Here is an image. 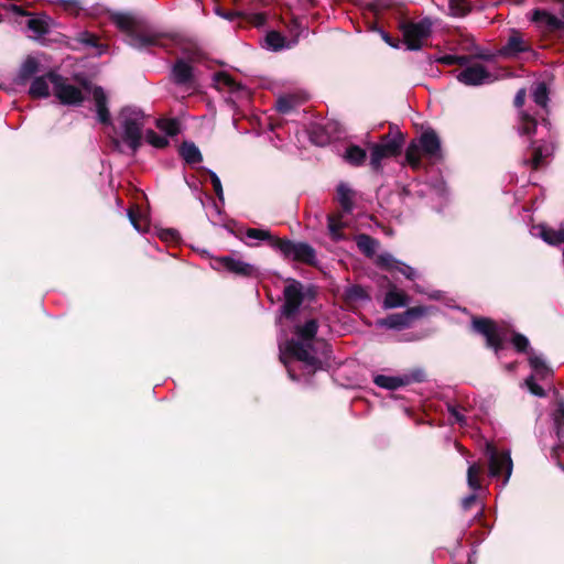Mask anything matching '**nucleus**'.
I'll use <instances>...</instances> for the list:
<instances>
[{
	"instance_id": "nucleus-1",
	"label": "nucleus",
	"mask_w": 564,
	"mask_h": 564,
	"mask_svg": "<svg viewBox=\"0 0 564 564\" xmlns=\"http://www.w3.org/2000/svg\"><path fill=\"white\" fill-rule=\"evenodd\" d=\"M318 324L316 319H308L302 325L295 327V340L288 341L284 346H280L281 360L286 364L285 357L291 356L304 364L308 373L315 372L321 368V360L317 357L316 345L318 341L315 336L317 334Z\"/></svg>"
},
{
	"instance_id": "nucleus-2",
	"label": "nucleus",
	"mask_w": 564,
	"mask_h": 564,
	"mask_svg": "<svg viewBox=\"0 0 564 564\" xmlns=\"http://www.w3.org/2000/svg\"><path fill=\"white\" fill-rule=\"evenodd\" d=\"M53 95L63 105H80L85 98L84 93H89L96 104L97 117L101 123H110V115L107 108V96L101 87H91L88 82L82 83V88L69 83L61 75L51 78Z\"/></svg>"
},
{
	"instance_id": "nucleus-3",
	"label": "nucleus",
	"mask_w": 564,
	"mask_h": 564,
	"mask_svg": "<svg viewBox=\"0 0 564 564\" xmlns=\"http://www.w3.org/2000/svg\"><path fill=\"white\" fill-rule=\"evenodd\" d=\"M112 21L117 28L128 33L129 44L137 48H144L160 44L156 33L144 30L141 22L128 13H116Z\"/></svg>"
},
{
	"instance_id": "nucleus-4",
	"label": "nucleus",
	"mask_w": 564,
	"mask_h": 564,
	"mask_svg": "<svg viewBox=\"0 0 564 564\" xmlns=\"http://www.w3.org/2000/svg\"><path fill=\"white\" fill-rule=\"evenodd\" d=\"M409 164L417 169L421 165L422 158L431 161L441 159V142L434 131L427 130L423 132L419 140L412 141L405 153Z\"/></svg>"
},
{
	"instance_id": "nucleus-5",
	"label": "nucleus",
	"mask_w": 564,
	"mask_h": 564,
	"mask_svg": "<svg viewBox=\"0 0 564 564\" xmlns=\"http://www.w3.org/2000/svg\"><path fill=\"white\" fill-rule=\"evenodd\" d=\"M119 120L123 141L132 152H135L141 144L142 129L145 124L144 113L138 108L126 107L121 110Z\"/></svg>"
},
{
	"instance_id": "nucleus-6",
	"label": "nucleus",
	"mask_w": 564,
	"mask_h": 564,
	"mask_svg": "<svg viewBox=\"0 0 564 564\" xmlns=\"http://www.w3.org/2000/svg\"><path fill=\"white\" fill-rule=\"evenodd\" d=\"M403 145V138L400 133L387 134L381 138L380 142L372 143L370 150V165L372 170L380 171L382 161L397 156Z\"/></svg>"
},
{
	"instance_id": "nucleus-7",
	"label": "nucleus",
	"mask_w": 564,
	"mask_h": 564,
	"mask_svg": "<svg viewBox=\"0 0 564 564\" xmlns=\"http://www.w3.org/2000/svg\"><path fill=\"white\" fill-rule=\"evenodd\" d=\"M473 327L486 338L488 347L494 348L498 355L503 343L508 339V328L488 318H475Z\"/></svg>"
},
{
	"instance_id": "nucleus-8",
	"label": "nucleus",
	"mask_w": 564,
	"mask_h": 564,
	"mask_svg": "<svg viewBox=\"0 0 564 564\" xmlns=\"http://www.w3.org/2000/svg\"><path fill=\"white\" fill-rule=\"evenodd\" d=\"M272 248L279 250L288 259L305 263H313L315 259V251L307 243L292 242L284 239H272Z\"/></svg>"
},
{
	"instance_id": "nucleus-9",
	"label": "nucleus",
	"mask_w": 564,
	"mask_h": 564,
	"mask_svg": "<svg viewBox=\"0 0 564 564\" xmlns=\"http://www.w3.org/2000/svg\"><path fill=\"white\" fill-rule=\"evenodd\" d=\"M432 22L423 19L417 22L406 23L402 28L404 43L410 50H419L427 40L431 33Z\"/></svg>"
},
{
	"instance_id": "nucleus-10",
	"label": "nucleus",
	"mask_w": 564,
	"mask_h": 564,
	"mask_svg": "<svg viewBox=\"0 0 564 564\" xmlns=\"http://www.w3.org/2000/svg\"><path fill=\"white\" fill-rule=\"evenodd\" d=\"M486 454L489 457V471L492 477L505 476V482L511 476L512 460L509 452H499L492 444H487Z\"/></svg>"
},
{
	"instance_id": "nucleus-11",
	"label": "nucleus",
	"mask_w": 564,
	"mask_h": 564,
	"mask_svg": "<svg viewBox=\"0 0 564 564\" xmlns=\"http://www.w3.org/2000/svg\"><path fill=\"white\" fill-rule=\"evenodd\" d=\"M456 77L458 82L469 86L489 84L496 79V77L479 63L467 66L459 72Z\"/></svg>"
},
{
	"instance_id": "nucleus-12",
	"label": "nucleus",
	"mask_w": 564,
	"mask_h": 564,
	"mask_svg": "<svg viewBox=\"0 0 564 564\" xmlns=\"http://www.w3.org/2000/svg\"><path fill=\"white\" fill-rule=\"evenodd\" d=\"M533 375L525 380L530 392L536 397H543L544 390L535 382V379H546L552 376V370L545 365L540 356L532 355L529 358Z\"/></svg>"
},
{
	"instance_id": "nucleus-13",
	"label": "nucleus",
	"mask_w": 564,
	"mask_h": 564,
	"mask_svg": "<svg viewBox=\"0 0 564 564\" xmlns=\"http://www.w3.org/2000/svg\"><path fill=\"white\" fill-rule=\"evenodd\" d=\"M215 267L224 268L234 274L242 276H253L257 274V269L252 264L230 256L215 259Z\"/></svg>"
},
{
	"instance_id": "nucleus-14",
	"label": "nucleus",
	"mask_w": 564,
	"mask_h": 564,
	"mask_svg": "<svg viewBox=\"0 0 564 564\" xmlns=\"http://www.w3.org/2000/svg\"><path fill=\"white\" fill-rule=\"evenodd\" d=\"M303 301L302 285L299 282H291L284 289L283 314L286 317L293 316Z\"/></svg>"
},
{
	"instance_id": "nucleus-15",
	"label": "nucleus",
	"mask_w": 564,
	"mask_h": 564,
	"mask_svg": "<svg viewBox=\"0 0 564 564\" xmlns=\"http://www.w3.org/2000/svg\"><path fill=\"white\" fill-rule=\"evenodd\" d=\"M425 314V308L417 306L411 307L403 313L392 314L381 322V325L389 328H403L410 325V323L417 317Z\"/></svg>"
},
{
	"instance_id": "nucleus-16",
	"label": "nucleus",
	"mask_w": 564,
	"mask_h": 564,
	"mask_svg": "<svg viewBox=\"0 0 564 564\" xmlns=\"http://www.w3.org/2000/svg\"><path fill=\"white\" fill-rule=\"evenodd\" d=\"M534 235L541 237L549 245H558L564 242V226L554 229L544 225L533 228Z\"/></svg>"
},
{
	"instance_id": "nucleus-17",
	"label": "nucleus",
	"mask_w": 564,
	"mask_h": 564,
	"mask_svg": "<svg viewBox=\"0 0 564 564\" xmlns=\"http://www.w3.org/2000/svg\"><path fill=\"white\" fill-rule=\"evenodd\" d=\"M57 76L55 73H50L45 76L36 77L30 86V95L35 98L48 97L52 83L51 78Z\"/></svg>"
},
{
	"instance_id": "nucleus-18",
	"label": "nucleus",
	"mask_w": 564,
	"mask_h": 564,
	"mask_svg": "<svg viewBox=\"0 0 564 564\" xmlns=\"http://www.w3.org/2000/svg\"><path fill=\"white\" fill-rule=\"evenodd\" d=\"M527 50H529L528 43L522 39L520 33L513 32L507 44L500 50V54L505 56H513Z\"/></svg>"
},
{
	"instance_id": "nucleus-19",
	"label": "nucleus",
	"mask_w": 564,
	"mask_h": 564,
	"mask_svg": "<svg viewBox=\"0 0 564 564\" xmlns=\"http://www.w3.org/2000/svg\"><path fill=\"white\" fill-rule=\"evenodd\" d=\"M409 302V297L406 293L402 290H399L397 286L392 285L387 292L383 300L384 308H397L405 306Z\"/></svg>"
},
{
	"instance_id": "nucleus-20",
	"label": "nucleus",
	"mask_w": 564,
	"mask_h": 564,
	"mask_svg": "<svg viewBox=\"0 0 564 564\" xmlns=\"http://www.w3.org/2000/svg\"><path fill=\"white\" fill-rule=\"evenodd\" d=\"M554 150L553 144L543 143L541 145H533L532 158L530 164L533 169H539L544 164V160L552 155Z\"/></svg>"
},
{
	"instance_id": "nucleus-21",
	"label": "nucleus",
	"mask_w": 564,
	"mask_h": 564,
	"mask_svg": "<svg viewBox=\"0 0 564 564\" xmlns=\"http://www.w3.org/2000/svg\"><path fill=\"white\" fill-rule=\"evenodd\" d=\"M180 154L188 164H195L202 161V154L198 148L192 142H184L180 148Z\"/></svg>"
},
{
	"instance_id": "nucleus-22",
	"label": "nucleus",
	"mask_w": 564,
	"mask_h": 564,
	"mask_svg": "<svg viewBox=\"0 0 564 564\" xmlns=\"http://www.w3.org/2000/svg\"><path fill=\"white\" fill-rule=\"evenodd\" d=\"M173 78L177 84H186L192 78V67L189 64L178 61L173 67Z\"/></svg>"
},
{
	"instance_id": "nucleus-23",
	"label": "nucleus",
	"mask_w": 564,
	"mask_h": 564,
	"mask_svg": "<svg viewBox=\"0 0 564 564\" xmlns=\"http://www.w3.org/2000/svg\"><path fill=\"white\" fill-rule=\"evenodd\" d=\"M51 24V19L46 15L31 18L28 21V28L34 33L36 36H41L48 32Z\"/></svg>"
},
{
	"instance_id": "nucleus-24",
	"label": "nucleus",
	"mask_w": 564,
	"mask_h": 564,
	"mask_svg": "<svg viewBox=\"0 0 564 564\" xmlns=\"http://www.w3.org/2000/svg\"><path fill=\"white\" fill-rule=\"evenodd\" d=\"M482 467L479 464H471L467 471V482L471 490L477 491L481 487Z\"/></svg>"
},
{
	"instance_id": "nucleus-25",
	"label": "nucleus",
	"mask_w": 564,
	"mask_h": 564,
	"mask_svg": "<svg viewBox=\"0 0 564 564\" xmlns=\"http://www.w3.org/2000/svg\"><path fill=\"white\" fill-rule=\"evenodd\" d=\"M344 297L349 303H356L369 299V295L362 286L354 284L345 289Z\"/></svg>"
},
{
	"instance_id": "nucleus-26",
	"label": "nucleus",
	"mask_w": 564,
	"mask_h": 564,
	"mask_svg": "<svg viewBox=\"0 0 564 564\" xmlns=\"http://www.w3.org/2000/svg\"><path fill=\"white\" fill-rule=\"evenodd\" d=\"M352 191L346 185L340 184L337 187V199L343 207L344 212H350L352 207Z\"/></svg>"
},
{
	"instance_id": "nucleus-27",
	"label": "nucleus",
	"mask_w": 564,
	"mask_h": 564,
	"mask_svg": "<svg viewBox=\"0 0 564 564\" xmlns=\"http://www.w3.org/2000/svg\"><path fill=\"white\" fill-rule=\"evenodd\" d=\"M345 227L341 214H334L328 216V230L334 240L343 238L341 229Z\"/></svg>"
},
{
	"instance_id": "nucleus-28",
	"label": "nucleus",
	"mask_w": 564,
	"mask_h": 564,
	"mask_svg": "<svg viewBox=\"0 0 564 564\" xmlns=\"http://www.w3.org/2000/svg\"><path fill=\"white\" fill-rule=\"evenodd\" d=\"M367 153L357 145H350L345 152V160L352 165H361L366 160Z\"/></svg>"
},
{
	"instance_id": "nucleus-29",
	"label": "nucleus",
	"mask_w": 564,
	"mask_h": 564,
	"mask_svg": "<svg viewBox=\"0 0 564 564\" xmlns=\"http://www.w3.org/2000/svg\"><path fill=\"white\" fill-rule=\"evenodd\" d=\"M373 381L378 387L389 390H394L404 384V381L401 378L389 377L383 375L377 376Z\"/></svg>"
},
{
	"instance_id": "nucleus-30",
	"label": "nucleus",
	"mask_w": 564,
	"mask_h": 564,
	"mask_svg": "<svg viewBox=\"0 0 564 564\" xmlns=\"http://www.w3.org/2000/svg\"><path fill=\"white\" fill-rule=\"evenodd\" d=\"M215 84L218 89L227 88L230 91H235L239 88L238 83H236L228 74L225 73L215 75Z\"/></svg>"
},
{
	"instance_id": "nucleus-31",
	"label": "nucleus",
	"mask_w": 564,
	"mask_h": 564,
	"mask_svg": "<svg viewBox=\"0 0 564 564\" xmlns=\"http://www.w3.org/2000/svg\"><path fill=\"white\" fill-rule=\"evenodd\" d=\"M358 248L366 253L371 256L376 251L377 241L367 235H359L356 239Z\"/></svg>"
},
{
	"instance_id": "nucleus-32",
	"label": "nucleus",
	"mask_w": 564,
	"mask_h": 564,
	"mask_svg": "<svg viewBox=\"0 0 564 564\" xmlns=\"http://www.w3.org/2000/svg\"><path fill=\"white\" fill-rule=\"evenodd\" d=\"M265 45L273 51L281 50L285 46V39L279 32H269L265 36Z\"/></svg>"
},
{
	"instance_id": "nucleus-33",
	"label": "nucleus",
	"mask_w": 564,
	"mask_h": 564,
	"mask_svg": "<svg viewBox=\"0 0 564 564\" xmlns=\"http://www.w3.org/2000/svg\"><path fill=\"white\" fill-rule=\"evenodd\" d=\"M145 140L156 149H163L169 144V140L165 135H161L153 130L147 131Z\"/></svg>"
},
{
	"instance_id": "nucleus-34",
	"label": "nucleus",
	"mask_w": 564,
	"mask_h": 564,
	"mask_svg": "<svg viewBox=\"0 0 564 564\" xmlns=\"http://www.w3.org/2000/svg\"><path fill=\"white\" fill-rule=\"evenodd\" d=\"M451 14L463 17L468 13L469 4L466 0H448Z\"/></svg>"
},
{
	"instance_id": "nucleus-35",
	"label": "nucleus",
	"mask_w": 564,
	"mask_h": 564,
	"mask_svg": "<svg viewBox=\"0 0 564 564\" xmlns=\"http://www.w3.org/2000/svg\"><path fill=\"white\" fill-rule=\"evenodd\" d=\"M37 70V61L34 57H28L21 66L20 77L26 79Z\"/></svg>"
},
{
	"instance_id": "nucleus-36",
	"label": "nucleus",
	"mask_w": 564,
	"mask_h": 564,
	"mask_svg": "<svg viewBox=\"0 0 564 564\" xmlns=\"http://www.w3.org/2000/svg\"><path fill=\"white\" fill-rule=\"evenodd\" d=\"M156 126L170 137L178 132V122L175 119H160Z\"/></svg>"
},
{
	"instance_id": "nucleus-37",
	"label": "nucleus",
	"mask_w": 564,
	"mask_h": 564,
	"mask_svg": "<svg viewBox=\"0 0 564 564\" xmlns=\"http://www.w3.org/2000/svg\"><path fill=\"white\" fill-rule=\"evenodd\" d=\"M377 264L383 269L393 271L398 269L400 261L394 259L390 253H382L377 258Z\"/></svg>"
},
{
	"instance_id": "nucleus-38",
	"label": "nucleus",
	"mask_w": 564,
	"mask_h": 564,
	"mask_svg": "<svg viewBox=\"0 0 564 564\" xmlns=\"http://www.w3.org/2000/svg\"><path fill=\"white\" fill-rule=\"evenodd\" d=\"M536 128V122L533 118L530 116L522 113L520 117V126L519 130L523 134H531L534 133Z\"/></svg>"
},
{
	"instance_id": "nucleus-39",
	"label": "nucleus",
	"mask_w": 564,
	"mask_h": 564,
	"mask_svg": "<svg viewBox=\"0 0 564 564\" xmlns=\"http://www.w3.org/2000/svg\"><path fill=\"white\" fill-rule=\"evenodd\" d=\"M246 236L250 239L268 240L271 246H272V239H278L276 237H272L268 230L258 229V228L247 229Z\"/></svg>"
},
{
	"instance_id": "nucleus-40",
	"label": "nucleus",
	"mask_w": 564,
	"mask_h": 564,
	"mask_svg": "<svg viewBox=\"0 0 564 564\" xmlns=\"http://www.w3.org/2000/svg\"><path fill=\"white\" fill-rule=\"evenodd\" d=\"M533 99L535 104L545 107L547 102V90L544 84H539L533 91Z\"/></svg>"
},
{
	"instance_id": "nucleus-41",
	"label": "nucleus",
	"mask_w": 564,
	"mask_h": 564,
	"mask_svg": "<svg viewBox=\"0 0 564 564\" xmlns=\"http://www.w3.org/2000/svg\"><path fill=\"white\" fill-rule=\"evenodd\" d=\"M532 20L538 23H545L547 25H554L556 22V19L552 17L551 14L546 13L545 11L535 10L533 12Z\"/></svg>"
},
{
	"instance_id": "nucleus-42",
	"label": "nucleus",
	"mask_w": 564,
	"mask_h": 564,
	"mask_svg": "<svg viewBox=\"0 0 564 564\" xmlns=\"http://www.w3.org/2000/svg\"><path fill=\"white\" fill-rule=\"evenodd\" d=\"M438 62L442 64H445V65H454V64L464 65L467 62V57L446 54V55H443L442 57H440Z\"/></svg>"
},
{
	"instance_id": "nucleus-43",
	"label": "nucleus",
	"mask_w": 564,
	"mask_h": 564,
	"mask_svg": "<svg viewBox=\"0 0 564 564\" xmlns=\"http://www.w3.org/2000/svg\"><path fill=\"white\" fill-rule=\"evenodd\" d=\"M511 341L518 351H524L529 347L528 338L520 334H513Z\"/></svg>"
},
{
	"instance_id": "nucleus-44",
	"label": "nucleus",
	"mask_w": 564,
	"mask_h": 564,
	"mask_svg": "<svg viewBox=\"0 0 564 564\" xmlns=\"http://www.w3.org/2000/svg\"><path fill=\"white\" fill-rule=\"evenodd\" d=\"M397 271L402 273L409 280H414L417 276L416 271L412 267L406 265V264L401 263V262L398 265Z\"/></svg>"
},
{
	"instance_id": "nucleus-45",
	"label": "nucleus",
	"mask_w": 564,
	"mask_h": 564,
	"mask_svg": "<svg viewBox=\"0 0 564 564\" xmlns=\"http://www.w3.org/2000/svg\"><path fill=\"white\" fill-rule=\"evenodd\" d=\"M554 421H555V424L557 427V433L560 434L561 430L564 426V403L563 402H561L558 404V409L554 415Z\"/></svg>"
},
{
	"instance_id": "nucleus-46",
	"label": "nucleus",
	"mask_w": 564,
	"mask_h": 564,
	"mask_svg": "<svg viewBox=\"0 0 564 564\" xmlns=\"http://www.w3.org/2000/svg\"><path fill=\"white\" fill-rule=\"evenodd\" d=\"M276 107L281 112H288L293 107V99L290 97H281L278 99Z\"/></svg>"
},
{
	"instance_id": "nucleus-47",
	"label": "nucleus",
	"mask_w": 564,
	"mask_h": 564,
	"mask_svg": "<svg viewBox=\"0 0 564 564\" xmlns=\"http://www.w3.org/2000/svg\"><path fill=\"white\" fill-rule=\"evenodd\" d=\"M209 175L216 195L219 199H223L224 192L219 177L214 172H209Z\"/></svg>"
},
{
	"instance_id": "nucleus-48",
	"label": "nucleus",
	"mask_w": 564,
	"mask_h": 564,
	"mask_svg": "<svg viewBox=\"0 0 564 564\" xmlns=\"http://www.w3.org/2000/svg\"><path fill=\"white\" fill-rule=\"evenodd\" d=\"M448 410H449L451 416L454 419L455 422H457L459 424H466L467 423L466 422V417L462 413L460 409H458L456 406H449Z\"/></svg>"
},
{
	"instance_id": "nucleus-49",
	"label": "nucleus",
	"mask_w": 564,
	"mask_h": 564,
	"mask_svg": "<svg viewBox=\"0 0 564 564\" xmlns=\"http://www.w3.org/2000/svg\"><path fill=\"white\" fill-rule=\"evenodd\" d=\"M79 41L87 45L98 46V37L87 32L80 35Z\"/></svg>"
},
{
	"instance_id": "nucleus-50",
	"label": "nucleus",
	"mask_w": 564,
	"mask_h": 564,
	"mask_svg": "<svg viewBox=\"0 0 564 564\" xmlns=\"http://www.w3.org/2000/svg\"><path fill=\"white\" fill-rule=\"evenodd\" d=\"M129 218L133 225V227L138 230V231H144L145 228H147V225H145V221L141 223V220H139L137 217H135V214L132 209L129 210Z\"/></svg>"
},
{
	"instance_id": "nucleus-51",
	"label": "nucleus",
	"mask_w": 564,
	"mask_h": 564,
	"mask_svg": "<svg viewBox=\"0 0 564 564\" xmlns=\"http://www.w3.org/2000/svg\"><path fill=\"white\" fill-rule=\"evenodd\" d=\"M161 239L165 241H176L178 238V235L175 230L167 229L161 232L160 235Z\"/></svg>"
},
{
	"instance_id": "nucleus-52",
	"label": "nucleus",
	"mask_w": 564,
	"mask_h": 564,
	"mask_svg": "<svg viewBox=\"0 0 564 564\" xmlns=\"http://www.w3.org/2000/svg\"><path fill=\"white\" fill-rule=\"evenodd\" d=\"M524 100H525V90L520 89L514 97L516 107L521 108L524 105Z\"/></svg>"
},
{
	"instance_id": "nucleus-53",
	"label": "nucleus",
	"mask_w": 564,
	"mask_h": 564,
	"mask_svg": "<svg viewBox=\"0 0 564 564\" xmlns=\"http://www.w3.org/2000/svg\"><path fill=\"white\" fill-rule=\"evenodd\" d=\"M476 500V496L475 495H470L468 497H466L464 500H463V506L465 509H468Z\"/></svg>"
},
{
	"instance_id": "nucleus-54",
	"label": "nucleus",
	"mask_w": 564,
	"mask_h": 564,
	"mask_svg": "<svg viewBox=\"0 0 564 564\" xmlns=\"http://www.w3.org/2000/svg\"><path fill=\"white\" fill-rule=\"evenodd\" d=\"M12 10L17 13V14H20V15H24L25 12L22 10L21 7H18L15 4L12 6Z\"/></svg>"
},
{
	"instance_id": "nucleus-55",
	"label": "nucleus",
	"mask_w": 564,
	"mask_h": 564,
	"mask_svg": "<svg viewBox=\"0 0 564 564\" xmlns=\"http://www.w3.org/2000/svg\"><path fill=\"white\" fill-rule=\"evenodd\" d=\"M216 13L229 20H231L235 17L234 13L223 14L219 9L216 10Z\"/></svg>"
},
{
	"instance_id": "nucleus-56",
	"label": "nucleus",
	"mask_w": 564,
	"mask_h": 564,
	"mask_svg": "<svg viewBox=\"0 0 564 564\" xmlns=\"http://www.w3.org/2000/svg\"><path fill=\"white\" fill-rule=\"evenodd\" d=\"M382 37L388 44L393 45L388 34L383 33Z\"/></svg>"
},
{
	"instance_id": "nucleus-57",
	"label": "nucleus",
	"mask_w": 564,
	"mask_h": 564,
	"mask_svg": "<svg viewBox=\"0 0 564 564\" xmlns=\"http://www.w3.org/2000/svg\"><path fill=\"white\" fill-rule=\"evenodd\" d=\"M382 37L388 44L393 45L388 34L383 33Z\"/></svg>"
}]
</instances>
